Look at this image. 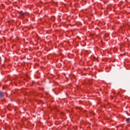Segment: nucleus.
<instances>
[{
  "mask_svg": "<svg viewBox=\"0 0 130 130\" xmlns=\"http://www.w3.org/2000/svg\"><path fill=\"white\" fill-rule=\"evenodd\" d=\"M4 96H5V93L3 91H0V98L4 97Z\"/></svg>",
  "mask_w": 130,
  "mask_h": 130,
  "instance_id": "nucleus-1",
  "label": "nucleus"
},
{
  "mask_svg": "<svg viewBox=\"0 0 130 130\" xmlns=\"http://www.w3.org/2000/svg\"><path fill=\"white\" fill-rule=\"evenodd\" d=\"M126 121L127 123H129L130 122V118H126Z\"/></svg>",
  "mask_w": 130,
  "mask_h": 130,
  "instance_id": "nucleus-2",
  "label": "nucleus"
},
{
  "mask_svg": "<svg viewBox=\"0 0 130 130\" xmlns=\"http://www.w3.org/2000/svg\"><path fill=\"white\" fill-rule=\"evenodd\" d=\"M20 14L21 16H22V17H24V13H23V12H22V11L20 12Z\"/></svg>",
  "mask_w": 130,
  "mask_h": 130,
  "instance_id": "nucleus-3",
  "label": "nucleus"
}]
</instances>
